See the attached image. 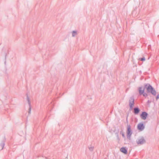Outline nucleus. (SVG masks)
<instances>
[{
    "mask_svg": "<svg viewBox=\"0 0 159 159\" xmlns=\"http://www.w3.org/2000/svg\"><path fill=\"white\" fill-rule=\"evenodd\" d=\"M142 87L139 88V93L140 95H143L145 98L148 96V94L144 92L145 89L147 90V93H151L153 95H156V92L154 88L149 84H146L144 85V88L142 89Z\"/></svg>",
    "mask_w": 159,
    "mask_h": 159,
    "instance_id": "obj_1",
    "label": "nucleus"
},
{
    "mask_svg": "<svg viewBox=\"0 0 159 159\" xmlns=\"http://www.w3.org/2000/svg\"><path fill=\"white\" fill-rule=\"evenodd\" d=\"M132 133V131L131 129L130 125H127L126 131V136L128 139H130L131 136V135Z\"/></svg>",
    "mask_w": 159,
    "mask_h": 159,
    "instance_id": "obj_2",
    "label": "nucleus"
},
{
    "mask_svg": "<svg viewBox=\"0 0 159 159\" xmlns=\"http://www.w3.org/2000/svg\"><path fill=\"white\" fill-rule=\"evenodd\" d=\"M136 143L138 145H141L146 143V141L143 137H141L136 140Z\"/></svg>",
    "mask_w": 159,
    "mask_h": 159,
    "instance_id": "obj_3",
    "label": "nucleus"
},
{
    "mask_svg": "<svg viewBox=\"0 0 159 159\" xmlns=\"http://www.w3.org/2000/svg\"><path fill=\"white\" fill-rule=\"evenodd\" d=\"M134 96H131L129 99V107L131 109H132L134 106Z\"/></svg>",
    "mask_w": 159,
    "mask_h": 159,
    "instance_id": "obj_4",
    "label": "nucleus"
},
{
    "mask_svg": "<svg viewBox=\"0 0 159 159\" xmlns=\"http://www.w3.org/2000/svg\"><path fill=\"white\" fill-rule=\"evenodd\" d=\"M148 114L145 111H143L140 115L141 118L143 120H145L148 117Z\"/></svg>",
    "mask_w": 159,
    "mask_h": 159,
    "instance_id": "obj_5",
    "label": "nucleus"
},
{
    "mask_svg": "<svg viewBox=\"0 0 159 159\" xmlns=\"http://www.w3.org/2000/svg\"><path fill=\"white\" fill-rule=\"evenodd\" d=\"M26 95L27 100V101L28 104L29 105V111H28V113H29V114H30V112H31V102H30V98H29L28 95V94H26Z\"/></svg>",
    "mask_w": 159,
    "mask_h": 159,
    "instance_id": "obj_6",
    "label": "nucleus"
},
{
    "mask_svg": "<svg viewBox=\"0 0 159 159\" xmlns=\"http://www.w3.org/2000/svg\"><path fill=\"white\" fill-rule=\"evenodd\" d=\"M145 126L143 123H139L137 126V128L138 130L140 131L143 130Z\"/></svg>",
    "mask_w": 159,
    "mask_h": 159,
    "instance_id": "obj_7",
    "label": "nucleus"
},
{
    "mask_svg": "<svg viewBox=\"0 0 159 159\" xmlns=\"http://www.w3.org/2000/svg\"><path fill=\"white\" fill-rule=\"evenodd\" d=\"M140 111V109L139 107H135L134 108L133 112L135 115H138Z\"/></svg>",
    "mask_w": 159,
    "mask_h": 159,
    "instance_id": "obj_8",
    "label": "nucleus"
},
{
    "mask_svg": "<svg viewBox=\"0 0 159 159\" xmlns=\"http://www.w3.org/2000/svg\"><path fill=\"white\" fill-rule=\"evenodd\" d=\"M120 151L125 154H127V149L125 147H122L120 149Z\"/></svg>",
    "mask_w": 159,
    "mask_h": 159,
    "instance_id": "obj_9",
    "label": "nucleus"
},
{
    "mask_svg": "<svg viewBox=\"0 0 159 159\" xmlns=\"http://www.w3.org/2000/svg\"><path fill=\"white\" fill-rule=\"evenodd\" d=\"M5 141H6V139L5 138V137H4L3 139L2 140V142H1V143L0 144V146H1V147L2 148V150L3 149V148L5 146Z\"/></svg>",
    "mask_w": 159,
    "mask_h": 159,
    "instance_id": "obj_10",
    "label": "nucleus"
},
{
    "mask_svg": "<svg viewBox=\"0 0 159 159\" xmlns=\"http://www.w3.org/2000/svg\"><path fill=\"white\" fill-rule=\"evenodd\" d=\"M77 34V32L76 31L74 30L72 32V37H75Z\"/></svg>",
    "mask_w": 159,
    "mask_h": 159,
    "instance_id": "obj_11",
    "label": "nucleus"
},
{
    "mask_svg": "<svg viewBox=\"0 0 159 159\" xmlns=\"http://www.w3.org/2000/svg\"><path fill=\"white\" fill-rule=\"evenodd\" d=\"M115 134H116V136L117 137V140L119 141H120V139L119 137V135H118V132H117Z\"/></svg>",
    "mask_w": 159,
    "mask_h": 159,
    "instance_id": "obj_12",
    "label": "nucleus"
},
{
    "mask_svg": "<svg viewBox=\"0 0 159 159\" xmlns=\"http://www.w3.org/2000/svg\"><path fill=\"white\" fill-rule=\"evenodd\" d=\"M89 150L90 151H93V148H94V147H89Z\"/></svg>",
    "mask_w": 159,
    "mask_h": 159,
    "instance_id": "obj_13",
    "label": "nucleus"
},
{
    "mask_svg": "<svg viewBox=\"0 0 159 159\" xmlns=\"http://www.w3.org/2000/svg\"><path fill=\"white\" fill-rule=\"evenodd\" d=\"M120 134L122 135L123 137L125 138V135L124 133L122 132V131H120Z\"/></svg>",
    "mask_w": 159,
    "mask_h": 159,
    "instance_id": "obj_14",
    "label": "nucleus"
},
{
    "mask_svg": "<svg viewBox=\"0 0 159 159\" xmlns=\"http://www.w3.org/2000/svg\"><path fill=\"white\" fill-rule=\"evenodd\" d=\"M140 60L142 61H145V59L144 57H143L142 58H140Z\"/></svg>",
    "mask_w": 159,
    "mask_h": 159,
    "instance_id": "obj_15",
    "label": "nucleus"
},
{
    "mask_svg": "<svg viewBox=\"0 0 159 159\" xmlns=\"http://www.w3.org/2000/svg\"><path fill=\"white\" fill-rule=\"evenodd\" d=\"M159 98V94H158L157 95L156 98V99L157 100Z\"/></svg>",
    "mask_w": 159,
    "mask_h": 159,
    "instance_id": "obj_16",
    "label": "nucleus"
},
{
    "mask_svg": "<svg viewBox=\"0 0 159 159\" xmlns=\"http://www.w3.org/2000/svg\"><path fill=\"white\" fill-rule=\"evenodd\" d=\"M128 114L127 116V117H126V121H128Z\"/></svg>",
    "mask_w": 159,
    "mask_h": 159,
    "instance_id": "obj_17",
    "label": "nucleus"
},
{
    "mask_svg": "<svg viewBox=\"0 0 159 159\" xmlns=\"http://www.w3.org/2000/svg\"><path fill=\"white\" fill-rule=\"evenodd\" d=\"M148 103H149V102H150V101L149 100H148Z\"/></svg>",
    "mask_w": 159,
    "mask_h": 159,
    "instance_id": "obj_18",
    "label": "nucleus"
},
{
    "mask_svg": "<svg viewBox=\"0 0 159 159\" xmlns=\"http://www.w3.org/2000/svg\"><path fill=\"white\" fill-rule=\"evenodd\" d=\"M6 56H7V55L6 54L5 55V59H6Z\"/></svg>",
    "mask_w": 159,
    "mask_h": 159,
    "instance_id": "obj_19",
    "label": "nucleus"
},
{
    "mask_svg": "<svg viewBox=\"0 0 159 159\" xmlns=\"http://www.w3.org/2000/svg\"><path fill=\"white\" fill-rule=\"evenodd\" d=\"M6 61H5V64H6Z\"/></svg>",
    "mask_w": 159,
    "mask_h": 159,
    "instance_id": "obj_20",
    "label": "nucleus"
}]
</instances>
